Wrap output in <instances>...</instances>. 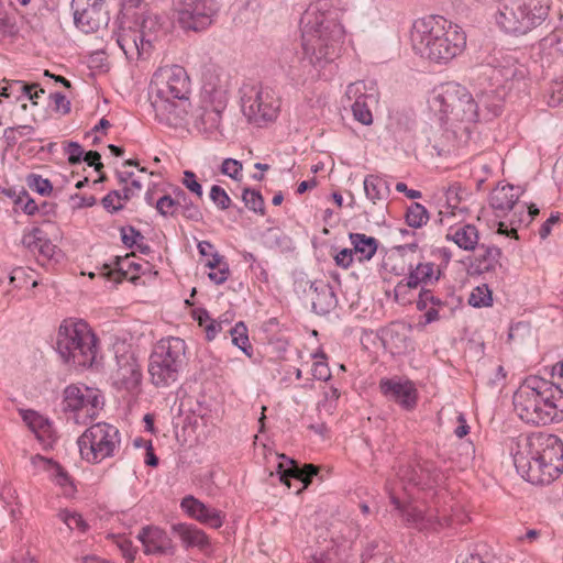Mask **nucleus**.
Instances as JSON below:
<instances>
[{
	"label": "nucleus",
	"mask_w": 563,
	"mask_h": 563,
	"mask_svg": "<svg viewBox=\"0 0 563 563\" xmlns=\"http://www.w3.org/2000/svg\"><path fill=\"white\" fill-rule=\"evenodd\" d=\"M242 199L244 201L245 207L249 208L250 210L262 216L265 213L264 198L262 197L260 191L245 188L242 194Z\"/></svg>",
	"instance_id": "nucleus-44"
},
{
	"label": "nucleus",
	"mask_w": 563,
	"mask_h": 563,
	"mask_svg": "<svg viewBox=\"0 0 563 563\" xmlns=\"http://www.w3.org/2000/svg\"><path fill=\"white\" fill-rule=\"evenodd\" d=\"M181 508L192 518L211 528H220L223 525L222 512L216 508L208 507L194 496H186L181 500Z\"/></svg>",
	"instance_id": "nucleus-22"
},
{
	"label": "nucleus",
	"mask_w": 563,
	"mask_h": 563,
	"mask_svg": "<svg viewBox=\"0 0 563 563\" xmlns=\"http://www.w3.org/2000/svg\"><path fill=\"white\" fill-rule=\"evenodd\" d=\"M64 152L65 154H67V161L70 165H77L82 162L85 151L78 142H66L64 146Z\"/></svg>",
	"instance_id": "nucleus-52"
},
{
	"label": "nucleus",
	"mask_w": 563,
	"mask_h": 563,
	"mask_svg": "<svg viewBox=\"0 0 563 563\" xmlns=\"http://www.w3.org/2000/svg\"><path fill=\"white\" fill-rule=\"evenodd\" d=\"M512 456L517 472L531 484H550L563 472V442L554 434L520 437Z\"/></svg>",
	"instance_id": "nucleus-2"
},
{
	"label": "nucleus",
	"mask_w": 563,
	"mask_h": 563,
	"mask_svg": "<svg viewBox=\"0 0 563 563\" xmlns=\"http://www.w3.org/2000/svg\"><path fill=\"white\" fill-rule=\"evenodd\" d=\"M33 463L36 464L37 462H41L44 464V466L46 467V470L51 473V476L52 478L54 479V482L59 485L60 487H64V488H73V483H71V479H70V476L68 475V473L65 471V468L58 464L57 462L51 460V459H46L42 455H35L33 459H32Z\"/></svg>",
	"instance_id": "nucleus-32"
},
{
	"label": "nucleus",
	"mask_w": 563,
	"mask_h": 563,
	"mask_svg": "<svg viewBox=\"0 0 563 563\" xmlns=\"http://www.w3.org/2000/svg\"><path fill=\"white\" fill-rule=\"evenodd\" d=\"M312 376L318 380H328L331 377L328 364L323 361H316L312 366Z\"/></svg>",
	"instance_id": "nucleus-60"
},
{
	"label": "nucleus",
	"mask_w": 563,
	"mask_h": 563,
	"mask_svg": "<svg viewBox=\"0 0 563 563\" xmlns=\"http://www.w3.org/2000/svg\"><path fill=\"white\" fill-rule=\"evenodd\" d=\"M135 25L142 36L140 47H148L151 51L154 43L158 40L159 33L163 32L162 16L147 12L143 14L140 22H135Z\"/></svg>",
	"instance_id": "nucleus-25"
},
{
	"label": "nucleus",
	"mask_w": 563,
	"mask_h": 563,
	"mask_svg": "<svg viewBox=\"0 0 563 563\" xmlns=\"http://www.w3.org/2000/svg\"><path fill=\"white\" fill-rule=\"evenodd\" d=\"M365 90H366V86H365L364 81L352 82L346 88L345 97L349 100H354V101L365 100V99H371V101H376L375 96L367 95L365 92Z\"/></svg>",
	"instance_id": "nucleus-50"
},
{
	"label": "nucleus",
	"mask_w": 563,
	"mask_h": 563,
	"mask_svg": "<svg viewBox=\"0 0 563 563\" xmlns=\"http://www.w3.org/2000/svg\"><path fill=\"white\" fill-rule=\"evenodd\" d=\"M410 40L413 51L435 63H448L466 45L462 29L441 15H428L413 22Z\"/></svg>",
	"instance_id": "nucleus-4"
},
{
	"label": "nucleus",
	"mask_w": 563,
	"mask_h": 563,
	"mask_svg": "<svg viewBox=\"0 0 563 563\" xmlns=\"http://www.w3.org/2000/svg\"><path fill=\"white\" fill-rule=\"evenodd\" d=\"M418 467L422 488H431L432 486L442 483L444 478L443 473L434 462L422 460L418 462Z\"/></svg>",
	"instance_id": "nucleus-34"
},
{
	"label": "nucleus",
	"mask_w": 563,
	"mask_h": 563,
	"mask_svg": "<svg viewBox=\"0 0 563 563\" xmlns=\"http://www.w3.org/2000/svg\"><path fill=\"white\" fill-rule=\"evenodd\" d=\"M113 36L128 59L140 58L144 54L150 53L148 47H140L142 36L137 29L130 24L126 25L125 22L120 24L118 31L113 33Z\"/></svg>",
	"instance_id": "nucleus-21"
},
{
	"label": "nucleus",
	"mask_w": 563,
	"mask_h": 563,
	"mask_svg": "<svg viewBox=\"0 0 563 563\" xmlns=\"http://www.w3.org/2000/svg\"><path fill=\"white\" fill-rule=\"evenodd\" d=\"M476 98L475 102L478 103V110L484 108L488 114L493 117H497L501 113L503 99L495 90L482 91L476 95Z\"/></svg>",
	"instance_id": "nucleus-36"
},
{
	"label": "nucleus",
	"mask_w": 563,
	"mask_h": 563,
	"mask_svg": "<svg viewBox=\"0 0 563 563\" xmlns=\"http://www.w3.org/2000/svg\"><path fill=\"white\" fill-rule=\"evenodd\" d=\"M318 472V466L313 464H305L301 466L291 459L279 462L277 465L279 479L288 487L291 486L290 481L296 479L302 483V488H307Z\"/></svg>",
	"instance_id": "nucleus-19"
},
{
	"label": "nucleus",
	"mask_w": 563,
	"mask_h": 563,
	"mask_svg": "<svg viewBox=\"0 0 563 563\" xmlns=\"http://www.w3.org/2000/svg\"><path fill=\"white\" fill-rule=\"evenodd\" d=\"M190 92V79L184 67L178 65L158 68L151 80L150 100L188 98Z\"/></svg>",
	"instance_id": "nucleus-10"
},
{
	"label": "nucleus",
	"mask_w": 563,
	"mask_h": 563,
	"mask_svg": "<svg viewBox=\"0 0 563 563\" xmlns=\"http://www.w3.org/2000/svg\"><path fill=\"white\" fill-rule=\"evenodd\" d=\"M440 276L441 271L433 263H419L410 269L406 286L417 288L419 285H432L440 279Z\"/></svg>",
	"instance_id": "nucleus-28"
},
{
	"label": "nucleus",
	"mask_w": 563,
	"mask_h": 563,
	"mask_svg": "<svg viewBox=\"0 0 563 563\" xmlns=\"http://www.w3.org/2000/svg\"><path fill=\"white\" fill-rule=\"evenodd\" d=\"M477 247V253L470 264L471 274L494 273L498 267H501L500 258L503 252L499 247L484 243Z\"/></svg>",
	"instance_id": "nucleus-23"
},
{
	"label": "nucleus",
	"mask_w": 563,
	"mask_h": 563,
	"mask_svg": "<svg viewBox=\"0 0 563 563\" xmlns=\"http://www.w3.org/2000/svg\"><path fill=\"white\" fill-rule=\"evenodd\" d=\"M96 334L85 321L64 320L57 331L56 351L62 360L75 367H89L97 355Z\"/></svg>",
	"instance_id": "nucleus-5"
},
{
	"label": "nucleus",
	"mask_w": 563,
	"mask_h": 563,
	"mask_svg": "<svg viewBox=\"0 0 563 563\" xmlns=\"http://www.w3.org/2000/svg\"><path fill=\"white\" fill-rule=\"evenodd\" d=\"M431 106L453 121L475 122L478 119V103L464 86L456 82L437 87Z\"/></svg>",
	"instance_id": "nucleus-7"
},
{
	"label": "nucleus",
	"mask_w": 563,
	"mask_h": 563,
	"mask_svg": "<svg viewBox=\"0 0 563 563\" xmlns=\"http://www.w3.org/2000/svg\"><path fill=\"white\" fill-rule=\"evenodd\" d=\"M514 190L515 187L511 185L494 189L489 197L490 207L501 212L510 211L518 201V195Z\"/></svg>",
	"instance_id": "nucleus-30"
},
{
	"label": "nucleus",
	"mask_w": 563,
	"mask_h": 563,
	"mask_svg": "<svg viewBox=\"0 0 563 563\" xmlns=\"http://www.w3.org/2000/svg\"><path fill=\"white\" fill-rule=\"evenodd\" d=\"M559 220H560V214L559 213H552L547 219V221L543 222V224L541 225V228L539 230V235H540V238L542 240L547 239L550 235L552 225L558 223Z\"/></svg>",
	"instance_id": "nucleus-64"
},
{
	"label": "nucleus",
	"mask_w": 563,
	"mask_h": 563,
	"mask_svg": "<svg viewBox=\"0 0 563 563\" xmlns=\"http://www.w3.org/2000/svg\"><path fill=\"white\" fill-rule=\"evenodd\" d=\"M57 518L63 521L69 530H79L81 532H85L88 528V525L82 519V517L77 512H70L66 509L60 510L57 514Z\"/></svg>",
	"instance_id": "nucleus-45"
},
{
	"label": "nucleus",
	"mask_w": 563,
	"mask_h": 563,
	"mask_svg": "<svg viewBox=\"0 0 563 563\" xmlns=\"http://www.w3.org/2000/svg\"><path fill=\"white\" fill-rule=\"evenodd\" d=\"M418 310L423 311L428 307L439 308L441 311H449V305L445 300L434 295L431 289L422 288L416 301Z\"/></svg>",
	"instance_id": "nucleus-38"
},
{
	"label": "nucleus",
	"mask_w": 563,
	"mask_h": 563,
	"mask_svg": "<svg viewBox=\"0 0 563 563\" xmlns=\"http://www.w3.org/2000/svg\"><path fill=\"white\" fill-rule=\"evenodd\" d=\"M302 54L313 66L332 62L340 53L345 31L335 12H322L311 4L300 19Z\"/></svg>",
	"instance_id": "nucleus-3"
},
{
	"label": "nucleus",
	"mask_w": 563,
	"mask_h": 563,
	"mask_svg": "<svg viewBox=\"0 0 563 563\" xmlns=\"http://www.w3.org/2000/svg\"><path fill=\"white\" fill-rule=\"evenodd\" d=\"M230 275L229 265L227 263H223V266L218 269V272H210L208 274V277L210 280H212L217 285H221L224 282H227L228 277Z\"/></svg>",
	"instance_id": "nucleus-63"
},
{
	"label": "nucleus",
	"mask_w": 563,
	"mask_h": 563,
	"mask_svg": "<svg viewBox=\"0 0 563 563\" xmlns=\"http://www.w3.org/2000/svg\"><path fill=\"white\" fill-rule=\"evenodd\" d=\"M174 195H176L177 203H178V212L180 211L181 216L187 220L199 222L202 220V212L200 208L195 205L187 194L179 187L174 190Z\"/></svg>",
	"instance_id": "nucleus-35"
},
{
	"label": "nucleus",
	"mask_w": 563,
	"mask_h": 563,
	"mask_svg": "<svg viewBox=\"0 0 563 563\" xmlns=\"http://www.w3.org/2000/svg\"><path fill=\"white\" fill-rule=\"evenodd\" d=\"M118 369L117 379L126 389L135 388L141 382V371L133 356H117Z\"/></svg>",
	"instance_id": "nucleus-26"
},
{
	"label": "nucleus",
	"mask_w": 563,
	"mask_h": 563,
	"mask_svg": "<svg viewBox=\"0 0 563 563\" xmlns=\"http://www.w3.org/2000/svg\"><path fill=\"white\" fill-rule=\"evenodd\" d=\"M141 265L130 261V256L126 255L115 256L111 263H106L101 267L100 274L108 279L113 280L114 283H121L123 279H130L132 283H136L139 279L137 276L129 277V272L131 269L139 271Z\"/></svg>",
	"instance_id": "nucleus-24"
},
{
	"label": "nucleus",
	"mask_w": 563,
	"mask_h": 563,
	"mask_svg": "<svg viewBox=\"0 0 563 563\" xmlns=\"http://www.w3.org/2000/svg\"><path fill=\"white\" fill-rule=\"evenodd\" d=\"M74 23L84 33H95L110 20L104 0H71Z\"/></svg>",
	"instance_id": "nucleus-14"
},
{
	"label": "nucleus",
	"mask_w": 563,
	"mask_h": 563,
	"mask_svg": "<svg viewBox=\"0 0 563 563\" xmlns=\"http://www.w3.org/2000/svg\"><path fill=\"white\" fill-rule=\"evenodd\" d=\"M368 100H358L352 103L353 117L356 121L364 125H369L373 122V115L369 110Z\"/></svg>",
	"instance_id": "nucleus-48"
},
{
	"label": "nucleus",
	"mask_w": 563,
	"mask_h": 563,
	"mask_svg": "<svg viewBox=\"0 0 563 563\" xmlns=\"http://www.w3.org/2000/svg\"><path fill=\"white\" fill-rule=\"evenodd\" d=\"M121 240L126 247L136 246L142 254H148L151 247L146 244L144 235L134 227L121 228Z\"/></svg>",
	"instance_id": "nucleus-37"
},
{
	"label": "nucleus",
	"mask_w": 563,
	"mask_h": 563,
	"mask_svg": "<svg viewBox=\"0 0 563 563\" xmlns=\"http://www.w3.org/2000/svg\"><path fill=\"white\" fill-rule=\"evenodd\" d=\"M379 389L384 396L397 402L405 410H412L417 406V389L409 380L384 378L379 382Z\"/></svg>",
	"instance_id": "nucleus-17"
},
{
	"label": "nucleus",
	"mask_w": 563,
	"mask_h": 563,
	"mask_svg": "<svg viewBox=\"0 0 563 563\" xmlns=\"http://www.w3.org/2000/svg\"><path fill=\"white\" fill-rule=\"evenodd\" d=\"M206 102L209 106L200 107L195 113V126L200 132H212L219 129L222 112L227 108L228 91L223 87H214L211 84L205 86Z\"/></svg>",
	"instance_id": "nucleus-12"
},
{
	"label": "nucleus",
	"mask_w": 563,
	"mask_h": 563,
	"mask_svg": "<svg viewBox=\"0 0 563 563\" xmlns=\"http://www.w3.org/2000/svg\"><path fill=\"white\" fill-rule=\"evenodd\" d=\"M19 130H27L29 133H32L34 131V128L32 125L26 124L7 128L3 132V139L9 147H12L18 143L16 134H19Z\"/></svg>",
	"instance_id": "nucleus-58"
},
{
	"label": "nucleus",
	"mask_w": 563,
	"mask_h": 563,
	"mask_svg": "<svg viewBox=\"0 0 563 563\" xmlns=\"http://www.w3.org/2000/svg\"><path fill=\"white\" fill-rule=\"evenodd\" d=\"M82 161L86 162L88 166L93 167L98 173H100L103 168V164L101 163V155L97 151L84 152Z\"/></svg>",
	"instance_id": "nucleus-61"
},
{
	"label": "nucleus",
	"mask_w": 563,
	"mask_h": 563,
	"mask_svg": "<svg viewBox=\"0 0 563 563\" xmlns=\"http://www.w3.org/2000/svg\"><path fill=\"white\" fill-rule=\"evenodd\" d=\"M137 539L141 541L145 554H173L174 547L172 539L158 527H143Z\"/></svg>",
	"instance_id": "nucleus-18"
},
{
	"label": "nucleus",
	"mask_w": 563,
	"mask_h": 563,
	"mask_svg": "<svg viewBox=\"0 0 563 563\" xmlns=\"http://www.w3.org/2000/svg\"><path fill=\"white\" fill-rule=\"evenodd\" d=\"M232 343L243 351L247 356L252 355V345L247 335V328L241 321L230 329Z\"/></svg>",
	"instance_id": "nucleus-41"
},
{
	"label": "nucleus",
	"mask_w": 563,
	"mask_h": 563,
	"mask_svg": "<svg viewBox=\"0 0 563 563\" xmlns=\"http://www.w3.org/2000/svg\"><path fill=\"white\" fill-rule=\"evenodd\" d=\"M22 243L33 253L37 252L44 260H51L55 254L56 245L41 228H33L23 236Z\"/></svg>",
	"instance_id": "nucleus-27"
},
{
	"label": "nucleus",
	"mask_w": 563,
	"mask_h": 563,
	"mask_svg": "<svg viewBox=\"0 0 563 563\" xmlns=\"http://www.w3.org/2000/svg\"><path fill=\"white\" fill-rule=\"evenodd\" d=\"M551 377L529 376L515 393V410L522 421L545 426L563 419V360L553 365Z\"/></svg>",
	"instance_id": "nucleus-1"
},
{
	"label": "nucleus",
	"mask_w": 563,
	"mask_h": 563,
	"mask_svg": "<svg viewBox=\"0 0 563 563\" xmlns=\"http://www.w3.org/2000/svg\"><path fill=\"white\" fill-rule=\"evenodd\" d=\"M210 199L221 210H227L230 208L232 202L227 191L218 185H213L211 187Z\"/></svg>",
	"instance_id": "nucleus-51"
},
{
	"label": "nucleus",
	"mask_w": 563,
	"mask_h": 563,
	"mask_svg": "<svg viewBox=\"0 0 563 563\" xmlns=\"http://www.w3.org/2000/svg\"><path fill=\"white\" fill-rule=\"evenodd\" d=\"M80 455L88 462L98 463L114 455L120 445L117 427L98 422L89 427L77 440Z\"/></svg>",
	"instance_id": "nucleus-8"
},
{
	"label": "nucleus",
	"mask_w": 563,
	"mask_h": 563,
	"mask_svg": "<svg viewBox=\"0 0 563 563\" xmlns=\"http://www.w3.org/2000/svg\"><path fill=\"white\" fill-rule=\"evenodd\" d=\"M120 198L119 190H111L107 196H104L101 200L102 207L110 213H117L124 208L122 202L114 203V200Z\"/></svg>",
	"instance_id": "nucleus-57"
},
{
	"label": "nucleus",
	"mask_w": 563,
	"mask_h": 563,
	"mask_svg": "<svg viewBox=\"0 0 563 563\" xmlns=\"http://www.w3.org/2000/svg\"><path fill=\"white\" fill-rule=\"evenodd\" d=\"M174 531L179 536L187 548L198 547L203 549L208 545V538L205 532L194 526L178 523L173 526Z\"/></svg>",
	"instance_id": "nucleus-31"
},
{
	"label": "nucleus",
	"mask_w": 563,
	"mask_h": 563,
	"mask_svg": "<svg viewBox=\"0 0 563 563\" xmlns=\"http://www.w3.org/2000/svg\"><path fill=\"white\" fill-rule=\"evenodd\" d=\"M492 302V291L486 284L475 287L468 298V303L476 308L489 307Z\"/></svg>",
	"instance_id": "nucleus-43"
},
{
	"label": "nucleus",
	"mask_w": 563,
	"mask_h": 563,
	"mask_svg": "<svg viewBox=\"0 0 563 563\" xmlns=\"http://www.w3.org/2000/svg\"><path fill=\"white\" fill-rule=\"evenodd\" d=\"M446 238L465 251H474L479 245L478 230L473 224L460 225L452 233L448 234Z\"/></svg>",
	"instance_id": "nucleus-29"
},
{
	"label": "nucleus",
	"mask_w": 563,
	"mask_h": 563,
	"mask_svg": "<svg viewBox=\"0 0 563 563\" xmlns=\"http://www.w3.org/2000/svg\"><path fill=\"white\" fill-rule=\"evenodd\" d=\"M398 474L401 479L407 481L408 483L416 486H421L418 462L415 465H407L401 467Z\"/></svg>",
	"instance_id": "nucleus-54"
},
{
	"label": "nucleus",
	"mask_w": 563,
	"mask_h": 563,
	"mask_svg": "<svg viewBox=\"0 0 563 563\" xmlns=\"http://www.w3.org/2000/svg\"><path fill=\"white\" fill-rule=\"evenodd\" d=\"M309 296L312 310L319 316H325L338 306L336 295L331 285L324 280H314L310 283Z\"/></svg>",
	"instance_id": "nucleus-20"
},
{
	"label": "nucleus",
	"mask_w": 563,
	"mask_h": 563,
	"mask_svg": "<svg viewBox=\"0 0 563 563\" xmlns=\"http://www.w3.org/2000/svg\"><path fill=\"white\" fill-rule=\"evenodd\" d=\"M242 112L247 121L262 126L277 118L280 102L268 88L252 86L243 91Z\"/></svg>",
	"instance_id": "nucleus-9"
},
{
	"label": "nucleus",
	"mask_w": 563,
	"mask_h": 563,
	"mask_svg": "<svg viewBox=\"0 0 563 563\" xmlns=\"http://www.w3.org/2000/svg\"><path fill=\"white\" fill-rule=\"evenodd\" d=\"M429 220V213L424 206L412 202L406 212V222L411 228H421Z\"/></svg>",
	"instance_id": "nucleus-40"
},
{
	"label": "nucleus",
	"mask_w": 563,
	"mask_h": 563,
	"mask_svg": "<svg viewBox=\"0 0 563 563\" xmlns=\"http://www.w3.org/2000/svg\"><path fill=\"white\" fill-rule=\"evenodd\" d=\"M408 329L405 324H393L387 329L386 335L398 352L406 351L410 345V338L407 335Z\"/></svg>",
	"instance_id": "nucleus-39"
},
{
	"label": "nucleus",
	"mask_w": 563,
	"mask_h": 563,
	"mask_svg": "<svg viewBox=\"0 0 563 563\" xmlns=\"http://www.w3.org/2000/svg\"><path fill=\"white\" fill-rule=\"evenodd\" d=\"M391 503L409 527L420 531H432L443 526L432 510L426 511L413 504L402 505L396 497H391Z\"/></svg>",
	"instance_id": "nucleus-16"
},
{
	"label": "nucleus",
	"mask_w": 563,
	"mask_h": 563,
	"mask_svg": "<svg viewBox=\"0 0 563 563\" xmlns=\"http://www.w3.org/2000/svg\"><path fill=\"white\" fill-rule=\"evenodd\" d=\"M30 189L36 191L41 196H49L53 191V185L47 178H43L37 174H30L26 178Z\"/></svg>",
	"instance_id": "nucleus-46"
},
{
	"label": "nucleus",
	"mask_w": 563,
	"mask_h": 563,
	"mask_svg": "<svg viewBox=\"0 0 563 563\" xmlns=\"http://www.w3.org/2000/svg\"><path fill=\"white\" fill-rule=\"evenodd\" d=\"M101 405V396L97 389L74 384L64 389L63 410L73 412L76 423H85L86 419H95Z\"/></svg>",
	"instance_id": "nucleus-11"
},
{
	"label": "nucleus",
	"mask_w": 563,
	"mask_h": 563,
	"mask_svg": "<svg viewBox=\"0 0 563 563\" xmlns=\"http://www.w3.org/2000/svg\"><path fill=\"white\" fill-rule=\"evenodd\" d=\"M184 186L195 194L198 198H202L203 191L201 185L198 183L196 175L191 170H185L184 172V178H183Z\"/></svg>",
	"instance_id": "nucleus-56"
},
{
	"label": "nucleus",
	"mask_w": 563,
	"mask_h": 563,
	"mask_svg": "<svg viewBox=\"0 0 563 563\" xmlns=\"http://www.w3.org/2000/svg\"><path fill=\"white\" fill-rule=\"evenodd\" d=\"M49 99L54 103V111L62 113L63 115L68 114L71 109L70 101L62 92H53L49 95Z\"/></svg>",
	"instance_id": "nucleus-55"
},
{
	"label": "nucleus",
	"mask_w": 563,
	"mask_h": 563,
	"mask_svg": "<svg viewBox=\"0 0 563 563\" xmlns=\"http://www.w3.org/2000/svg\"><path fill=\"white\" fill-rule=\"evenodd\" d=\"M150 101L158 122L172 128H180L187 123L190 107L188 98L151 99Z\"/></svg>",
	"instance_id": "nucleus-15"
},
{
	"label": "nucleus",
	"mask_w": 563,
	"mask_h": 563,
	"mask_svg": "<svg viewBox=\"0 0 563 563\" xmlns=\"http://www.w3.org/2000/svg\"><path fill=\"white\" fill-rule=\"evenodd\" d=\"M21 415L33 432H37L38 428H49V421L34 410H23Z\"/></svg>",
	"instance_id": "nucleus-49"
},
{
	"label": "nucleus",
	"mask_w": 563,
	"mask_h": 563,
	"mask_svg": "<svg viewBox=\"0 0 563 563\" xmlns=\"http://www.w3.org/2000/svg\"><path fill=\"white\" fill-rule=\"evenodd\" d=\"M173 7L181 27L192 31L208 27L217 12L213 0H173Z\"/></svg>",
	"instance_id": "nucleus-13"
},
{
	"label": "nucleus",
	"mask_w": 563,
	"mask_h": 563,
	"mask_svg": "<svg viewBox=\"0 0 563 563\" xmlns=\"http://www.w3.org/2000/svg\"><path fill=\"white\" fill-rule=\"evenodd\" d=\"M350 240L353 244V252L361 254V260L369 261L375 255L377 251L375 238L362 233H350Z\"/></svg>",
	"instance_id": "nucleus-33"
},
{
	"label": "nucleus",
	"mask_w": 563,
	"mask_h": 563,
	"mask_svg": "<svg viewBox=\"0 0 563 563\" xmlns=\"http://www.w3.org/2000/svg\"><path fill=\"white\" fill-rule=\"evenodd\" d=\"M186 364V343L180 338L162 339L154 346L148 362L151 382L156 387H168L177 382Z\"/></svg>",
	"instance_id": "nucleus-6"
},
{
	"label": "nucleus",
	"mask_w": 563,
	"mask_h": 563,
	"mask_svg": "<svg viewBox=\"0 0 563 563\" xmlns=\"http://www.w3.org/2000/svg\"><path fill=\"white\" fill-rule=\"evenodd\" d=\"M384 189H387L385 181L374 175H368L364 179V191L366 197L374 203L384 198Z\"/></svg>",
	"instance_id": "nucleus-42"
},
{
	"label": "nucleus",
	"mask_w": 563,
	"mask_h": 563,
	"mask_svg": "<svg viewBox=\"0 0 563 563\" xmlns=\"http://www.w3.org/2000/svg\"><path fill=\"white\" fill-rule=\"evenodd\" d=\"M15 84L19 85V91L32 101L33 104H37L36 99L45 93V90L41 88L38 84Z\"/></svg>",
	"instance_id": "nucleus-53"
},
{
	"label": "nucleus",
	"mask_w": 563,
	"mask_h": 563,
	"mask_svg": "<svg viewBox=\"0 0 563 563\" xmlns=\"http://www.w3.org/2000/svg\"><path fill=\"white\" fill-rule=\"evenodd\" d=\"M242 170V163L233 159L225 158L221 165V173L231 177L232 179H238L240 172Z\"/></svg>",
	"instance_id": "nucleus-59"
},
{
	"label": "nucleus",
	"mask_w": 563,
	"mask_h": 563,
	"mask_svg": "<svg viewBox=\"0 0 563 563\" xmlns=\"http://www.w3.org/2000/svg\"><path fill=\"white\" fill-rule=\"evenodd\" d=\"M155 208L157 212L163 217H174L178 213V203L176 195L172 197L170 195H164L155 202Z\"/></svg>",
	"instance_id": "nucleus-47"
},
{
	"label": "nucleus",
	"mask_w": 563,
	"mask_h": 563,
	"mask_svg": "<svg viewBox=\"0 0 563 563\" xmlns=\"http://www.w3.org/2000/svg\"><path fill=\"white\" fill-rule=\"evenodd\" d=\"M353 250L343 249L335 256V264L342 268H349L353 263Z\"/></svg>",
	"instance_id": "nucleus-62"
}]
</instances>
